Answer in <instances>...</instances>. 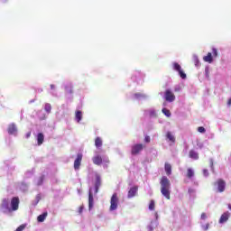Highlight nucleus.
Masks as SVG:
<instances>
[{
    "label": "nucleus",
    "mask_w": 231,
    "mask_h": 231,
    "mask_svg": "<svg viewBox=\"0 0 231 231\" xmlns=\"http://www.w3.org/2000/svg\"><path fill=\"white\" fill-rule=\"evenodd\" d=\"M164 169L167 176H171V174H172V166L171 164L166 162Z\"/></svg>",
    "instance_id": "nucleus-18"
},
{
    "label": "nucleus",
    "mask_w": 231,
    "mask_h": 231,
    "mask_svg": "<svg viewBox=\"0 0 231 231\" xmlns=\"http://www.w3.org/2000/svg\"><path fill=\"white\" fill-rule=\"evenodd\" d=\"M210 167L212 171H214V162L212 160L210 161Z\"/></svg>",
    "instance_id": "nucleus-39"
},
{
    "label": "nucleus",
    "mask_w": 231,
    "mask_h": 231,
    "mask_svg": "<svg viewBox=\"0 0 231 231\" xmlns=\"http://www.w3.org/2000/svg\"><path fill=\"white\" fill-rule=\"evenodd\" d=\"M207 217H208L207 213H202L200 216V219H203V220L207 219Z\"/></svg>",
    "instance_id": "nucleus-36"
},
{
    "label": "nucleus",
    "mask_w": 231,
    "mask_h": 231,
    "mask_svg": "<svg viewBox=\"0 0 231 231\" xmlns=\"http://www.w3.org/2000/svg\"><path fill=\"white\" fill-rule=\"evenodd\" d=\"M30 136H32V132H28V133L26 134V138H30Z\"/></svg>",
    "instance_id": "nucleus-40"
},
{
    "label": "nucleus",
    "mask_w": 231,
    "mask_h": 231,
    "mask_svg": "<svg viewBox=\"0 0 231 231\" xmlns=\"http://www.w3.org/2000/svg\"><path fill=\"white\" fill-rule=\"evenodd\" d=\"M51 89H55V85H51Z\"/></svg>",
    "instance_id": "nucleus-43"
},
{
    "label": "nucleus",
    "mask_w": 231,
    "mask_h": 231,
    "mask_svg": "<svg viewBox=\"0 0 231 231\" xmlns=\"http://www.w3.org/2000/svg\"><path fill=\"white\" fill-rule=\"evenodd\" d=\"M198 132H199V133H206L207 130L205 129V127L199 126V127L198 128Z\"/></svg>",
    "instance_id": "nucleus-30"
},
{
    "label": "nucleus",
    "mask_w": 231,
    "mask_h": 231,
    "mask_svg": "<svg viewBox=\"0 0 231 231\" xmlns=\"http://www.w3.org/2000/svg\"><path fill=\"white\" fill-rule=\"evenodd\" d=\"M209 226H210L209 224H206L205 226H202V228H203V230L207 231V230H208Z\"/></svg>",
    "instance_id": "nucleus-35"
},
{
    "label": "nucleus",
    "mask_w": 231,
    "mask_h": 231,
    "mask_svg": "<svg viewBox=\"0 0 231 231\" xmlns=\"http://www.w3.org/2000/svg\"><path fill=\"white\" fill-rule=\"evenodd\" d=\"M155 207H156V204L154 200H151L149 204V210H154Z\"/></svg>",
    "instance_id": "nucleus-26"
},
{
    "label": "nucleus",
    "mask_w": 231,
    "mask_h": 231,
    "mask_svg": "<svg viewBox=\"0 0 231 231\" xmlns=\"http://www.w3.org/2000/svg\"><path fill=\"white\" fill-rule=\"evenodd\" d=\"M166 138H167V140H169L170 142H171V143H176V137H174V136L172 135V133L167 132V134H166Z\"/></svg>",
    "instance_id": "nucleus-19"
},
{
    "label": "nucleus",
    "mask_w": 231,
    "mask_h": 231,
    "mask_svg": "<svg viewBox=\"0 0 231 231\" xmlns=\"http://www.w3.org/2000/svg\"><path fill=\"white\" fill-rule=\"evenodd\" d=\"M214 187L217 189V192H225V189H226V181H225L223 179H218L214 182Z\"/></svg>",
    "instance_id": "nucleus-2"
},
{
    "label": "nucleus",
    "mask_w": 231,
    "mask_h": 231,
    "mask_svg": "<svg viewBox=\"0 0 231 231\" xmlns=\"http://www.w3.org/2000/svg\"><path fill=\"white\" fill-rule=\"evenodd\" d=\"M19 197H14L11 199V209L13 210V212H15V210H19Z\"/></svg>",
    "instance_id": "nucleus-7"
},
{
    "label": "nucleus",
    "mask_w": 231,
    "mask_h": 231,
    "mask_svg": "<svg viewBox=\"0 0 231 231\" xmlns=\"http://www.w3.org/2000/svg\"><path fill=\"white\" fill-rule=\"evenodd\" d=\"M161 184V194L166 198V199H171V180L163 176L160 181Z\"/></svg>",
    "instance_id": "nucleus-1"
},
{
    "label": "nucleus",
    "mask_w": 231,
    "mask_h": 231,
    "mask_svg": "<svg viewBox=\"0 0 231 231\" xmlns=\"http://www.w3.org/2000/svg\"><path fill=\"white\" fill-rule=\"evenodd\" d=\"M26 228V225H21L19 226L15 231H23Z\"/></svg>",
    "instance_id": "nucleus-29"
},
{
    "label": "nucleus",
    "mask_w": 231,
    "mask_h": 231,
    "mask_svg": "<svg viewBox=\"0 0 231 231\" xmlns=\"http://www.w3.org/2000/svg\"><path fill=\"white\" fill-rule=\"evenodd\" d=\"M203 175L206 176V177L208 176V170L204 169L203 170Z\"/></svg>",
    "instance_id": "nucleus-37"
},
{
    "label": "nucleus",
    "mask_w": 231,
    "mask_h": 231,
    "mask_svg": "<svg viewBox=\"0 0 231 231\" xmlns=\"http://www.w3.org/2000/svg\"><path fill=\"white\" fill-rule=\"evenodd\" d=\"M172 66H173L174 71H177L180 79L185 80V79H187V74H185V72L183 71V69H181V65H180V63L178 62H173Z\"/></svg>",
    "instance_id": "nucleus-4"
},
{
    "label": "nucleus",
    "mask_w": 231,
    "mask_h": 231,
    "mask_svg": "<svg viewBox=\"0 0 231 231\" xmlns=\"http://www.w3.org/2000/svg\"><path fill=\"white\" fill-rule=\"evenodd\" d=\"M164 97H165L166 102H174V100H176V96L170 89H167L165 91Z\"/></svg>",
    "instance_id": "nucleus-6"
},
{
    "label": "nucleus",
    "mask_w": 231,
    "mask_h": 231,
    "mask_svg": "<svg viewBox=\"0 0 231 231\" xmlns=\"http://www.w3.org/2000/svg\"><path fill=\"white\" fill-rule=\"evenodd\" d=\"M144 142H145L146 143H151V137H150L149 135H146V136L144 137Z\"/></svg>",
    "instance_id": "nucleus-32"
},
{
    "label": "nucleus",
    "mask_w": 231,
    "mask_h": 231,
    "mask_svg": "<svg viewBox=\"0 0 231 231\" xmlns=\"http://www.w3.org/2000/svg\"><path fill=\"white\" fill-rule=\"evenodd\" d=\"M162 113L163 115H165V116H171V110L167 109V108H162Z\"/></svg>",
    "instance_id": "nucleus-27"
},
{
    "label": "nucleus",
    "mask_w": 231,
    "mask_h": 231,
    "mask_svg": "<svg viewBox=\"0 0 231 231\" xmlns=\"http://www.w3.org/2000/svg\"><path fill=\"white\" fill-rule=\"evenodd\" d=\"M81 163H82V153H78L77 158L74 161L75 171H79V169H80Z\"/></svg>",
    "instance_id": "nucleus-9"
},
{
    "label": "nucleus",
    "mask_w": 231,
    "mask_h": 231,
    "mask_svg": "<svg viewBox=\"0 0 231 231\" xmlns=\"http://www.w3.org/2000/svg\"><path fill=\"white\" fill-rule=\"evenodd\" d=\"M118 208V194L114 193L110 199V212H113Z\"/></svg>",
    "instance_id": "nucleus-3"
},
{
    "label": "nucleus",
    "mask_w": 231,
    "mask_h": 231,
    "mask_svg": "<svg viewBox=\"0 0 231 231\" xmlns=\"http://www.w3.org/2000/svg\"><path fill=\"white\" fill-rule=\"evenodd\" d=\"M193 62L195 66H199V59L198 58V56L193 57Z\"/></svg>",
    "instance_id": "nucleus-28"
},
{
    "label": "nucleus",
    "mask_w": 231,
    "mask_h": 231,
    "mask_svg": "<svg viewBox=\"0 0 231 231\" xmlns=\"http://www.w3.org/2000/svg\"><path fill=\"white\" fill-rule=\"evenodd\" d=\"M203 60H204V62H208V64H212V62L214 60L213 58H212V53L208 52L207 54V56L203 57Z\"/></svg>",
    "instance_id": "nucleus-16"
},
{
    "label": "nucleus",
    "mask_w": 231,
    "mask_h": 231,
    "mask_svg": "<svg viewBox=\"0 0 231 231\" xmlns=\"http://www.w3.org/2000/svg\"><path fill=\"white\" fill-rule=\"evenodd\" d=\"M92 189H89L88 193V207L89 208H93V205L95 203V199H93V192H91Z\"/></svg>",
    "instance_id": "nucleus-13"
},
{
    "label": "nucleus",
    "mask_w": 231,
    "mask_h": 231,
    "mask_svg": "<svg viewBox=\"0 0 231 231\" xmlns=\"http://www.w3.org/2000/svg\"><path fill=\"white\" fill-rule=\"evenodd\" d=\"M82 212H84V205H81V206L79 208V214H82Z\"/></svg>",
    "instance_id": "nucleus-34"
},
{
    "label": "nucleus",
    "mask_w": 231,
    "mask_h": 231,
    "mask_svg": "<svg viewBox=\"0 0 231 231\" xmlns=\"http://www.w3.org/2000/svg\"><path fill=\"white\" fill-rule=\"evenodd\" d=\"M138 194V186H134L128 190L127 198L131 199V198H134Z\"/></svg>",
    "instance_id": "nucleus-10"
},
{
    "label": "nucleus",
    "mask_w": 231,
    "mask_h": 231,
    "mask_svg": "<svg viewBox=\"0 0 231 231\" xmlns=\"http://www.w3.org/2000/svg\"><path fill=\"white\" fill-rule=\"evenodd\" d=\"M37 142L38 145H42V143H44V134L39 133L37 134Z\"/></svg>",
    "instance_id": "nucleus-17"
},
{
    "label": "nucleus",
    "mask_w": 231,
    "mask_h": 231,
    "mask_svg": "<svg viewBox=\"0 0 231 231\" xmlns=\"http://www.w3.org/2000/svg\"><path fill=\"white\" fill-rule=\"evenodd\" d=\"M227 106H231V97L227 101Z\"/></svg>",
    "instance_id": "nucleus-42"
},
{
    "label": "nucleus",
    "mask_w": 231,
    "mask_h": 231,
    "mask_svg": "<svg viewBox=\"0 0 231 231\" xmlns=\"http://www.w3.org/2000/svg\"><path fill=\"white\" fill-rule=\"evenodd\" d=\"M46 217H48V213H47V212H44L43 214L38 216V217H37L38 223H42V222H44V220L46 219Z\"/></svg>",
    "instance_id": "nucleus-21"
},
{
    "label": "nucleus",
    "mask_w": 231,
    "mask_h": 231,
    "mask_svg": "<svg viewBox=\"0 0 231 231\" xmlns=\"http://www.w3.org/2000/svg\"><path fill=\"white\" fill-rule=\"evenodd\" d=\"M95 145H96L97 149H100V147H102V138L97 137L95 139Z\"/></svg>",
    "instance_id": "nucleus-23"
},
{
    "label": "nucleus",
    "mask_w": 231,
    "mask_h": 231,
    "mask_svg": "<svg viewBox=\"0 0 231 231\" xmlns=\"http://www.w3.org/2000/svg\"><path fill=\"white\" fill-rule=\"evenodd\" d=\"M102 185V178L100 175H96V182H95V189H94V194H98V189H100V186Z\"/></svg>",
    "instance_id": "nucleus-8"
},
{
    "label": "nucleus",
    "mask_w": 231,
    "mask_h": 231,
    "mask_svg": "<svg viewBox=\"0 0 231 231\" xmlns=\"http://www.w3.org/2000/svg\"><path fill=\"white\" fill-rule=\"evenodd\" d=\"M228 217H230V216L228 215V213H224L221 215L218 223H220L221 225H223V223H226L228 221Z\"/></svg>",
    "instance_id": "nucleus-14"
},
{
    "label": "nucleus",
    "mask_w": 231,
    "mask_h": 231,
    "mask_svg": "<svg viewBox=\"0 0 231 231\" xmlns=\"http://www.w3.org/2000/svg\"><path fill=\"white\" fill-rule=\"evenodd\" d=\"M44 181V175L41 176L38 181V185H41Z\"/></svg>",
    "instance_id": "nucleus-31"
},
{
    "label": "nucleus",
    "mask_w": 231,
    "mask_h": 231,
    "mask_svg": "<svg viewBox=\"0 0 231 231\" xmlns=\"http://www.w3.org/2000/svg\"><path fill=\"white\" fill-rule=\"evenodd\" d=\"M213 57H217V50L213 48L212 49Z\"/></svg>",
    "instance_id": "nucleus-33"
},
{
    "label": "nucleus",
    "mask_w": 231,
    "mask_h": 231,
    "mask_svg": "<svg viewBox=\"0 0 231 231\" xmlns=\"http://www.w3.org/2000/svg\"><path fill=\"white\" fill-rule=\"evenodd\" d=\"M145 146L142 143H137V144H134L132 146V150H131V154L133 156H136L139 152H142V150L144 148Z\"/></svg>",
    "instance_id": "nucleus-5"
},
{
    "label": "nucleus",
    "mask_w": 231,
    "mask_h": 231,
    "mask_svg": "<svg viewBox=\"0 0 231 231\" xmlns=\"http://www.w3.org/2000/svg\"><path fill=\"white\" fill-rule=\"evenodd\" d=\"M186 178L189 180H192V178H194V170H192V168H189L187 170Z\"/></svg>",
    "instance_id": "nucleus-20"
},
{
    "label": "nucleus",
    "mask_w": 231,
    "mask_h": 231,
    "mask_svg": "<svg viewBox=\"0 0 231 231\" xmlns=\"http://www.w3.org/2000/svg\"><path fill=\"white\" fill-rule=\"evenodd\" d=\"M7 131L9 134H15L17 133V126H15V124H11L9 125Z\"/></svg>",
    "instance_id": "nucleus-12"
},
{
    "label": "nucleus",
    "mask_w": 231,
    "mask_h": 231,
    "mask_svg": "<svg viewBox=\"0 0 231 231\" xmlns=\"http://www.w3.org/2000/svg\"><path fill=\"white\" fill-rule=\"evenodd\" d=\"M135 97H140V94H135Z\"/></svg>",
    "instance_id": "nucleus-45"
},
{
    "label": "nucleus",
    "mask_w": 231,
    "mask_h": 231,
    "mask_svg": "<svg viewBox=\"0 0 231 231\" xmlns=\"http://www.w3.org/2000/svg\"><path fill=\"white\" fill-rule=\"evenodd\" d=\"M147 230L148 231H153L154 227L152 226V225H150V226H147Z\"/></svg>",
    "instance_id": "nucleus-38"
},
{
    "label": "nucleus",
    "mask_w": 231,
    "mask_h": 231,
    "mask_svg": "<svg viewBox=\"0 0 231 231\" xmlns=\"http://www.w3.org/2000/svg\"><path fill=\"white\" fill-rule=\"evenodd\" d=\"M76 116L77 122H80V120H82V111L78 110L76 112V116Z\"/></svg>",
    "instance_id": "nucleus-24"
},
{
    "label": "nucleus",
    "mask_w": 231,
    "mask_h": 231,
    "mask_svg": "<svg viewBox=\"0 0 231 231\" xmlns=\"http://www.w3.org/2000/svg\"><path fill=\"white\" fill-rule=\"evenodd\" d=\"M44 109L46 113H51V105L50 103L45 104Z\"/></svg>",
    "instance_id": "nucleus-25"
},
{
    "label": "nucleus",
    "mask_w": 231,
    "mask_h": 231,
    "mask_svg": "<svg viewBox=\"0 0 231 231\" xmlns=\"http://www.w3.org/2000/svg\"><path fill=\"white\" fill-rule=\"evenodd\" d=\"M1 207H2V208H5L6 210H10L8 199H4L2 200V205H1Z\"/></svg>",
    "instance_id": "nucleus-22"
},
{
    "label": "nucleus",
    "mask_w": 231,
    "mask_h": 231,
    "mask_svg": "<svg viewBox=\"0 0 231 231\" xmlns=\"http://www.w3.org/2000/svg\"><path fill=\"white\" fill-rule=\"evenodd\" d=\"M36 199H37L38 202L41 201V195H37Z\"/></svg>",
    "instance_id": "nucleus-41"
},
{
    "label": "nucleus",
    "mask_w": 231,
    "mask_h": 231,
    "mask_svg": "<svg viewBox=\"0 0 231 231\" xmlns=\"http://www.w3.org/2000/svg\"><path fill=\"white\" fill-rule=\"evenodd\" d=\"M92 162H93L94 165H101L102 162H103L102 156H100V155L94 156L92 158Z\"/></svg>",
    "instance_id": "nucleus-11"
},
{
    "label": "nucleus",
    "mask_w": 231,
    "mask_h": 231,
    "mask_svg": "<svg viewBox=\"0 0 231 231\" xmlns=\"http://www.w3.org/2000/svg\"><path fill=\"white\" fill-rule=\"evenodd\" d=\"M189 156L192 160H199V154L194 150L189 151Z\"/></svg>",
    "instance_id": "nucleus-15"
},
{
    "label": "nucleus",
    "mask_w": 231,
    "mask_h": 231,
    "mask_svg": "<svg viewBox=\"0 0 231 231\" xmlns=\"http://www.w3.org/2000/svg\"><path fill=\"white\" fill-rule=\"evenodd\" d=\"M228 208L229 210H231V204H228Z\"/></svg>",
    "instance_id": "nucleus-44"
}]
</instances>
